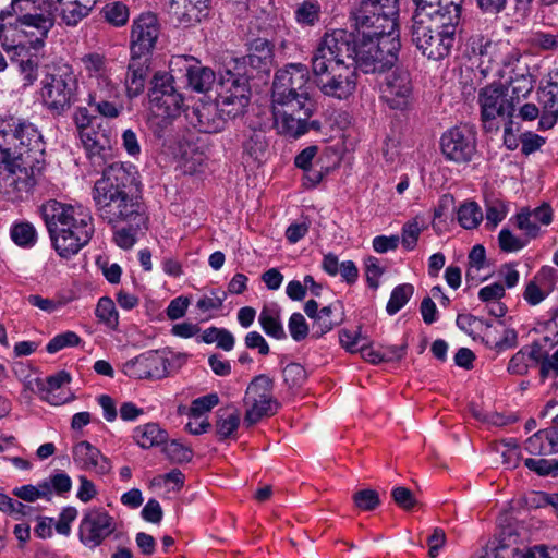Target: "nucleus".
Instances as JSON below:
<instances>
[{
    "label": "nucleus",
    "mask_w": 558,
    "mask_h": 558,
    "mask_svg": "<svg viewBox=\"0 0 558 558\" xmlns=\"http://www.w3.org/2000/svg\"><path fill=\"white\" fill-rule=\"evenodd\" d=\"M140 198L138 184L135 182L133 189H122V194L118 201L101 210L100 218L112 227H117L128 219H134L136 223H144L147 218L142 211Z\"/></svg>",
    "instance_id": "nucleus-18"
},
{
    "label": "nucleus",
    "mask_w": 558,
    "mask_h": 558,
    "mask_svg": "<svg viewBox=\"0 0 558 558\" xmlns=\"http://www.w3.org/2000/svg\"><path fill=\"white\" fill-rule=\"evenodd\" d=\"M134 439L142 448L160 446L168 440V433L156 423L137 426L133 434Z\"/></svg>",
    "instance_id": "nucleus-38"
},
{
    "label": "nucleus",
    "mask_w": 558,
    "mask_h": 558,
    "mask_svg": "<svg viewBox=\"0 0 558 558\" xmlns=\"http://www.w3.org/2000/svg\"><path fill=\"white\" fill-rule=\"evenodd\" d=\"M4 49L10 54L11 62L17 66L22 86H32L38 78L39 69L37 56L31 53L32 45L4 46Z\"/></svg>",
    "instance_id": "nucleus-25"
},
{
    "label": "nucleus",
    "mask_w": 558,
    "mask_h": 558,
    "mask_svg": "<svg viewBox=\"0 0 558 558\" xmlns=\"http://www.w3.org/2000/svg\"><path fill=\"white\" fill-rule=\"evenodd\" d=\"M88 106H93L98 101L111 98H118L119 92L117 86L108 76H97L88 80Z\"/></svg>",
    "instance_id": "nucleus-40"
},
{
    "label": "nucleus",
    "mask_w": 558,
    "mask_h": 558,
    "mask_svg": "<svg viewBox=\"0 0 558 558\" xmlns=\"http://www.w3.org/2000/svg\"><path fill=\"white\" fill-rule=\"evenodd\" d=\"M96 316L100 322L105 323L111 328L118 326V312L116 305L110 298H100L95 310Z\"/></svg>",
    "instance_id": "nucleus-51"
},
{
    "label": "nucleus",
    "mask_w": 558,
    "mask_h": 558,
    "mask_svg": "<svg viewBox=\"0 0 558 558\" xmlns=\"http://www.w3.org/2000/svg\"><path fill=\"white\" fill-rule=\"evenodd\" d=\"M150 111L149 129L154 137L157 138L162 146L170 145L175 138L173 121L180 113L159 109H150Z\"/></svg>",
    "instance_id": "nucleus-31"
},
{
    "label": "nucleus",
    "mask_w": 558,
    "mask_h": 558,
    "mask_svg": "<svg viewBox=\"0 0 558 558\" xmlns=\"http://www.w3.org/2000/svg\"><path fill=\"white\" fill-rule=\"evenodd\" d=\"M101 12L105 20L114 26L124 25L129 19V10L126 5L120 2H112L105 5Z\"/></svg>",
    "instance_id": "nucleus-54"
},
{
    "label": "nucleus",
    "mask_w": 558,
    "mask_h": 558,
    "mask_svg": "<svg viewBox=\"0 0 558 558\" xmlns=\"http://www.w3.org/2000/svg\"><path fill=\"white\" fill-rule=\"evenodd\" d=\"M85 70L88 72L89 80L96 78L97 76H107L106 71V59L99 53H89L82 58Z\"/></svg>",
    "instance_id": "nucleus-55"
},
{
    "label": "nucleus",
    "mask_w": 558,
    "mask_h": 558,
    "mask_svg": "<svg viewBox=\"0 0 558 558\" xmlns=\"http://www.w3.org/2000/svg\"><path fill=\"white\" fill-rule=\"evenodd\" d=\"M468 49L478 58L477 68L484 76L490 73L498 75V69L505 66L512 53L506 45L494 43L482 34L472 35L468 39Z\"/></svg>",
    "instance_id": "nucleus-14"
},
{
    "label": "nucleus",
    "mask_w": 558,
    "mask_h": 558,
    "mask_svg": "<svg viewBox=\"0 0 558 558\" xmlns=\"http://www.w3.org/2000/svg\"><path fill=\"white\" fill-rule=\"evenodd\" d=\"M160 34L158 19L153 13L140 15L131 32V53L150 57Z\"/></svg>",
    "instance_id": "nucleus-23"
},
{
    "label": "nucleus",
    "mask_w": 558,
    "mask_h": 558,
    "mask_svg": "<svg viewBox=\"0 0 558 558\" xmlns=\"http://www.w3.org/2000/svg\"><path fill=\"white\" fill-rule=\"evenodd\" d=\"M331 314V305L325 306L319 311V314H317V316L313 319L312 337L320 338L339 324V320L333 319Z\"/></svg>",
    "instance_id": "nucleus-48"
},
{
    "label": "nucleus",
    "mask_w": 558,
    "mask_h": 558,
    "mask_svg": "<svg viewBox=\"0 0 558 558\" xmlns=\"http://www.w3.org/2000/svg\"><path fill=\"white\" fill-rule=\"evenodd\" d=\"M125 222H128V227L117 230L113 233V240L119 247L129 250L135 244L137 232L145 227L146 222L136 223L134 219H128Z\"/></svg>",
    "instance_id": "nucleus-45"
},
{
    "label": "nucleus",
    "mask_w": 558,
    "mask_h": 558,
    "mask_svg": "<svg viewBox=\"0 0 558 558\" xmlns=\"http://www.w3.org/2000/svg\"><path fill=\"white\" fill-rule=\"evenodd\" d=\"M381 99L391 110L408 111L413 105V82L408 70L396 68L381 86Z\"/></svg>",
    "instance_id": "nucleus-15"
},
{
    "label": "nucleus",
    "mask_w": 558,
    "mask_h": 558,
    "mask_svg": "<svg viewBox=\"0 0 558 558\" xmlns=\"http://www.w3.org/2000/svg\"><path fill=\"white\" fill-rule=\"evenodd\" d=\"M71 381V376L65 371H60L45 380L37 379L36 386L38 389V393L40 398L52 405L62 404L65 399L60 398L56 395V391L59 390L63 385L69 384Z\"/></svg>",
    "instance_id": "nucleus-33"
},
{
    "label": "nucleus",
    "mask_w": 558,
    "mask_h": 558,
    "mask_svg": "<svg viewBox=\"0 0 558 558\" xmlns=\"http://www.w3.org/2000/svg\"><path fill=\"white\" fill-rule=\"evenodd\" d=\"M258 323L267 336L277 340L287 338V333L280 322V314L278 310L264 306L259 313Z\"/></svg>",
    "instance_id": "nucleus-41"
},
{
    "label": "nucleus",
    "mask_w": 558,
    "mask_h": 558,
    "mask_svg": "<svg viewBox=\"0 0 558 558\" xmlns=\"http://www.w3.org/2000/svg\"><path fill=\"white\" fill-rule=\"evenodd\" d=\"M78 135L88 157L99 159V166L101 162L105 163L111 148V141L106 130L93 124H78Z\"/></svg>",
    "instance_id": "nucleus-24"
},
{
    "label": "nucleus",
    "mask_w": 558,
    "mask_h": 558,
    "mask_svg": "<svg viewBox=\"0 0 558 558\" xmlns=\"http://www.w3.org/2000/svg\"><path fill=\"white\" fill-rule=\"evenodd\" d=\"M243 136V158L250 159L254 162H260L268 147L264 131L250 129L244 132Z\"/></svg>",
    "instance_id": "nucleus-35"
},
{
    "label": "nucleus",
    "mask_w": 558,
    "mask_h": 558,
    "mask_svg": "<svg viewBox=\"0 0 558 558\" xmlns=\"http://www.w3.org/2000/svg\"><path fill=\"white\" fill-rule=\"evenodd\" d=\"M284 385L292 391L300 389L307 379L305 368L299 363H290L282 369Z\"/></svg>",
    "instance_id": "nucleus-49"
},
{
    "label": "nucleus",
    "mask_w": 558,
    "mask_h": 558,
    "mask_svg": "<svg viewBox=\"0 0 558 558\" xmlns=\"http://www.w3.org/2000/svg\"><path fill=\"white\" fill-rule=\"evenodd\" d=\"M494 550L499 555V558H519L521 554V541L517 531L508 525L504 527L497 537L490 541Z\"/></svg>",
    "instance_id": "nucleus-34"
},
{
    "label": "nucleus",
    "mask_w": 558,
    "mask_h": 558,
    "mask_svg": "<svg viewBox=\"0 0 558 558\" xmlns=\"http://www.w3.org/2000/svg\"><path fill=\"white\" fill-rule=\"evenodd\" d=\"M399 12H387L381 2L362 0L352 12L356 25V36L380 35L398 32L397 17Z\"/></svg>",
    "instance_id": "nucleus-12"
},
{
    "label": "nucleus",
    "mask_w": 558,
    "mask_h": 558,
    "mask_svg": "<svg viewBox=\"0 0 558 558\" xmlns=\"http://www.w3.org/2000/svg\"><path fill=\"white\" fill-rule=\"evenodd\" d=\"M40 209L52 246L60 257L70 258L89 243L95 231L89 213L56 199L46 202Z\"/></svg>",
    "instance_id": "nucleus-1"
},
{
    "label": "nucleus",
    "mask_w": 558,
    "mask_h": 558,
    "mask_svg": "<svg viewBox=\"0 0 558 558\" xmlns=\"http://www.w3.org/2000/svg\"><path fill=\"white\" fill-rule=\"evenodd\" d=\"M206 156L198 146L185 142L180 145V167L185 174L197 172L204 165Z\"/></svg>",
    "instance_id": "nucleus-39"
},
{
    "label": "nucleus",
    "mask_w": 558,
    "mask_h": 558,
    "mask_svg": "<svg viewBox=\"0 0 558 558\" xmlns=\"http://www.w3.org/2000/svg\"><path fill=\"white\" fill-rule=\"evenodd\" d=\"M240 425V413L234 410L228 412V410L220 409L217 412L216 420V433L221 440L228 438Z\"/></svg>",
    "instance_id": "nucleus-43"
},
{
    "label": "nucleus",
    "mask_w": 558,
    "mask_h": 558,
    "mask_svg": "<svg viewBox=\"0 0 558 558\" xmlns=\"http://www.w3.org/2000/svg\"><path fill=\"white\" fill-rule=\"evenodd\" d=\"M356 70L348 62L332 66L329 74L315 80V83L325 96L348 99L356 89Z\"/></svg>",
    "instance_id": "nucleus-22"
},
{
    "label": "nucleus",
    "mask_w": 558,
    "mask_h": 558,
    "mask_svg": "<svg viewBox=\"0 0 558 558\" xmlns=\"http://www.w3.org/2000/svg\"><path fill=\"white\" fill-rule=\"evenodd\" d=\"M498 76L506 78L513 98L521 104L534 88L535 77L530 66L521 60L517 51H512L505 66L498 69Z\"/></svg>",
    "instance_id": "nucleus-19"
},
{
    "label": "nucleus",
    "mask_w": 558,
    "mask_h": 558,
    "mask_svg": "<svg viewBox=\"0 0 558 558\" xmlns=\"http://www.w3.org/2000/svg\"><path fill=\"white\" fill-rule=\"evenodd\" d=\"M349 63L364 73H384L392 69L401 49L399 32L380 35L356 36L352 33Z\"/></svg>",
    "instance_id": "nucleus-4"
},
{
    "label": "nucleus",
    "mask_w": 558,
    "mask_h": 558,
    "mask_svg": "<svg viewBox=\"0 0 558 558\" xmlns=\"http://www.w3.org/2000/svg\"><path fill=\"white\" fill-rule=\"evenodd\" d=\"M60 16L68 26H76L78 22L88 15L89 8L81 4L78 1H69L59 3Z\"/></svg>",
    "instance_id": "nucleus-44"
},
{
    "label": "nucleus",
    "mask_w": 558,
    "mask_h": 558,
    "mask_svg": "<svg viewBox=\"0 0 558 558\" xmlns=\"http://www.w3.org/2000/svg\"><path fill=\"white\" fill-rule=\"evenodd\" d=\"M92 107H94L100 116L109 119L119 117L123 110V104L119 100V97L98 101L93 104Z\"/></svg>",
    "instance_id": "nucleus-61"
},
{
    "label": "nucleus",
    "mask_w": 558,
    "mask_h": 558,
    "mask_svg": "<svg viewBox=\"0 0 558 558\" xmlns=\"http://www.w3.org/2000/svg\"><path fill=\"white\" fill-rule=\"evenodd\" d=\"M414 288L410 283H403L397 286L390 295V299L387 303L386 310L390 315H395L398 313L410 300L413 295Z\"/></svg>",
    "instance_id": "nucleus-47"
},
{
    "label": "nucleus",
    "mask_w": 558,
    "mask_h": 558,
    "mask_svg": "<svg viewBox=\"0 0 558 558\" xmlns=\"http://www.w3.org/2000/svg\"><path fill=\"white\" fill-rule=\"evenodd\" d=\"M352 499L354 506L362 511H373L380 505L378 493L372 488L357 490Z\"/></svg>",
    "instance_id": "nucleus-53"
},
{
    "label": "nucleus",
    "mask_w": 558,
    "mask_h": 558,
    "mask_svg": "<svg viewBox=\"0 0 558 558\" xmlns=\"http://www.w3.org/2000/svg\"><path fill=\"white\" fill-rule=\"evenodd\" d=\"M116 530L114 519L104 509L88 510L78 526L80 542L89 549L102 544Z\"/></svg>",
    "instance_id": "nucleus-17"
},
{
    "label": "nucleus",
    "mask_w": 558,
    "mask_h": 558,
    "mask_svg": "<svg viewBox=\"0 0 558 558\" xmlns=\"http://www.w3.org/2000/svg\"><path fill=\"white\" fill-rule=\"evenodd\" d=\"M193 114L196 118V126L204 133H218L226 126V118L222 117L216 102H204L197 105Z\"/></svg>",
    "instance_id": "nucleus-32"
},
{
    "label": "nucleus",
    "mask_w": 558,
    "mask_h": 558,
    "mask_svg": "<svg viewBox=\"0 0 558 558\" xmlns=\"http://www.w3.org/2000/svg\"><path fill=\"white\" fill-rule=\"evenodd\" d=\"M310 73L302 63H290L276 72L272 82V105L286 102H312L307 83Z\"/></svg>",
    "instance_id": "nucleus-10"
},
{
    "label": "nucleus",
    "mask_w": 558,
    "mask_h": 558,
    "mask_svg": "<svg viewBox=\"0 0 558 558\" xmlns=\"http://www.w3.org/2000/svg\"><path fill=\"white\" fill-rule=\"evenodd\" d=\"M250 98L232 94L217 92L216 104L222 114L227 119H235L242 116L250 104Z\"/></svg>",
    "instance_id": "nucleus-37"
},
{
    "label": "nucleus",
    "mask_w": 558,
    "mask_h": 558,
    "mask_svg": "<svg viewBox=\"0 0 558 558\" xmlns=\"http://www.w3.org/2000/svg\"><path fill=\"white\" fill-rule=\"evenodd\" d=\"M288 328L293 340L302 341L308 335V325L301 313H293L288 323Z\"/></svg>",
    "instance_id": "nucleus-60"
},
{
    "label": "nucleus",
    "mask_w": 558,
    "mask_h": 558,
    "mask_svg": "<svg viewBox=\"0 0 558 558\" xmlns=\"http://www.w3.org/2000/svg\"><path fill=\"white\" fill-rule=\"evenodd\" d=\"M80 342L81 339L74 331H66L52 338L46 349L49 353H57L66 347H75Z\"/></svg>",
    "instance_id": "nucleus-58"
},
{
    "label": "nucleus",
    "mask_w": 558,
    "mask_h": 558,
    "mask_svg": "<svg viewBox=\"0 0 558 558\" xmlns=\"http://www.w3.org/2000/svg\"><path fill=\"white\" fill-rule=\"evenodd\" d=\"M50 3H52V0H12L10 7L1 11L0 20L7 16H16L17 24L32 14L43 11V8H46Z\"/></svg>",
    "instance_id": "nucleus-36"
},
{
    "label": "nucleus",
    "mask_w": 558,
    "mask_h": 558,
    "mask_svg": "<svg viewBox=\"0 0 558 558\" xmlns=\"http://www.w3.org/2000/svg\"><path fill=\"white\" fill-rule=\"evenodd\" d=\"M150 57L131 53L124 80L129 98H135L144 92L150 72Z\"/></svg>",
    "instance_id": "nucleus-28"
},
{
    "label": "nucleus",
    "mask_w": 558,
    "mask_h": 558,
    "mask_svg": "<svg viewBox=\"0 0 558 558\" xmlns=\"http://www.w3.org/2000/svg\"><path fill=\"white\" fill-rule=\"evenodd\" d=\"M168 359L158 351H146L134 359L126 361L122 372L133 379L159 380L168 376Z\"/></svg>",
    "instance_id": "nucleus-21"
},
{
    "label": "nucleus",
    "mask_w": 558,
    "mask_h": 558,
    "mask_svg": "<svg viewBox=\"0 0 558 558\" xmlns=\"http://www.w3.org/2000/svg\"><path fill=\"white\" fill-rule=\"evenodd\" d=\"M186 78L193 90L204 93L211 88L216 75L209 68L193 65L186 69Z\"/></svg>",
    "instance_id": "nucleus-42"
},
{
    "label": "nucleus",
    "mask_w": 558,
    "mask_h": 558,
    "mask_svg": "<svg viewBox=\"0 0 558 558\" xmlns=\"http://www.w3.org/2000/svg\"><path fill=\"white\" fill-rule=\"evenodd\" d=\"M320 15V5L317 1L305 0L295 11V19L304 25H314Z\"/></svg>",
    "instance_id": "nucleus-52"
},
{
    "label": "nucleus",
    "mask_w": 558,
    "mask_h": 558,
    "mask_svg": "<svg viewBox=\"0 0 558 558\" xmlns=\"http://www.w3.org/2000/svg\"><path fill=\"white\" fill-rule=\"evenodd\" d=\"M12 241L19 246H33L36 242V230L29 222H19L12 226L11 231Z\"/></svg>",
    "instance_id": "nucleus-50"
},
{
    "label": "nucleus",
    "mask_w": 558,
    "mask_h": 558,
    "mask_svg": "<svg viewBox=\"0 0 558 558\" xmlns=\"http://www.w3.org/2000/svg\"><path fill=\"white\" fill-rule=\"evenodd\" d=\"M507 215V206L499 199H493L486 203V220L496 227L505 219Z\"/></svg>",
    "instance_id": "nucleus-63"
},
{
    "label": "nucleus",
    "mask_w": 558,
    "mask_h": 558,
    "mask_svg": "<svg viewBox=\"0 0 558 558\" xmlns=\"http://www.w3.org/2000/svg\"><path fill=\"white\" fill-rule=\"evenodd\" d=\"M517 227L525 232L531 239H535L539 234L537 222L548 226L553 220L551 207L544 203L533 210L522 209L515 217Z\"/></svg>",
    "instance_id": "nucleus-30"
},
{
    "label": "nucleus",
    "mask_w": 558,
    "mask_h": 558,
    "mask_svg": "<svg viewBox=\"0 0 558 558\" xmlns=\"http://www.w3.org/2000/svg\"><path fill=\"white\" fill-rule=\"evenodd\" d=\"M58 8L54 3H50L46 8H43V11H38L35 14H32L24 21L17 23L19 26L24 27H33L38 31L39 37L35 40L31 41L32 48L34 50H38L45 46V39L48 36V33L52 29L56 22L54 12Z\"/></svg>",
    "instance_id": "nucleus-29"
},
{
    "label": "nucleus",
    "mask_w": 558,
    "mask_h": 558,
    "mask_svg": "<svg viewBox=\"0 0 558 558\" xmlns=\"http://www.w3.org/2000/svg\"><path fill=\"white\" fill-rule=\"evenodd\" d=\"M218 403L219 397L216 393L199 397L192 402L190 413L194 417H199L205 412L210 411Z\"/></svg>",
    "instance_id": "nucleus-62"
},
{
    "label": "nucleus",
    "mask_w": 558,
    "mask_h": 558,
    "mask_svg": "<svg viewBox=\"0 0 558 558\" xmlns=\"http://www.w3.org/2000/svg\"><path fill=\"white\" fill-rule=\"evenodd\" d=\"M234 59L219 73L218 93L251 97L250 80L253 77V57Z\"/></svg>",
    "instance_id": "nucleus-16"
},
{
    "label": "nucleus",
    "mask_w": 558,
    "mask_h": 558,
    "mask_svg": "<svg viewBox=\"0 0 558 558\" xmlns=\"http://www.w3.org/2000/svg\"><path fill=\"white\" fill-rule=\"evenodd\" d=\"M482 220L483 213L475 202H469L460 206L458 221L464 229H474Z\"/></svg>",
    "instance_id": "nucleus-46"
},
{
    "label": "nucleus",
    "mask_w": 558,
    "mask_h": 558,
    "mask_svg": "<svg viewBox=\"0 0 558 558\" xmlns=\"http://www.w3.org/2000/svg\"><path fill=\"white\" fill-rule=\"evenodd\" d=\"M77 78L71 65L66 63L49 66L43 81V100L53 114L68 111L76 99Z\"/></svg>",
    "instance_id": "nucleus-5"
},
{
    "label": "nucleus",
    "mask_w": 558,
    "mask_h": 558,
    "mask_svg": "<svg viewBox=\"0 0 558 558\" xmlns=\"http://www.w3.org/2000/svg\"><path fill=\"white\" fill-rule=\"evenodd\" d=\"M163 452L171 461L177 463L189 462L193 457L192 450L178 440L167 444Z\"/></svg>",
    "instance_id": "nucleus-57"
},
{
    "label": "nucleus",
    "mask_w": 558,
    "mask_h": 558,
    "mask_svg": "<svg viewBox=\"0 0 558 558\" xmlns=\"http://www.w3.org/2000/svg\"><path fill=\"white\" fill-rule=\"evenodd\" d=\"M136 182L134 173L121 162H113L102 171L101 179L97 180L93 189V199L97 215L101 216V210L113 205L120 195L122 189H133Z\"/></svg>",
    "instance_id": "nucleus-11"
},
{
    "label": "nucleus",
    "mask_w": 558,
    "mask_h": 558,
    "mask_svg": "<svg viewBox=\"0 0 558 558\" xmlns=\"http://www.w3.org/2000/svg\"><path fill=\"white\" fill-rule=\"evenodd\" d=\"M440 149L449 161L470 162L476 154V131L469 124L450 128L441 135Z\"/></svg>",
    "instance_id": "nucleus-13"
},
{
    "label": "nucleus",
    "mask_w": 558,
    "mask_h": 558,
    "mask_svg": "<svg viewBox=\"0 0 558 558\" xmlns=\"http://www.w3.org/2000/svg\"><path fill=\"white\" fill-rule=\"evenodd\" d=\"M73 460L81 470L94 472L97 475H106L112 468L110 460L86 440L74 446Z\"/></svg>",
    "instance_id": "nucleus-26"
},
{
    "label": "nucleus",
    "mask_w": 558,
    "mask_h": 558,
    "mask_svg": "<svg viewBox=\"0 0 558 558\" xmlns=\"http://www.w3.org/2000/svg\"><path fill=\"white\" fill-rule=\"evenodd\" d=\"M477 104L480 106L481 122L484 132H498L502 123L513 118L515 108L520 105L509 88L502 84H489L478 90Z\"/></svg>",
    "instance_id": "nucleus-6"
},
{
    "label": "nucleus",
    "mask_w": 558,
    "mask_h": 558,
    "mask_svg": "<svg viewBox=\"0 0 558 558\" xmlns=\"http://www.w3.org/2000/svg\"><path fill=\"white\" fill-rule=\"evenodd\" d=\"M149 88L150 109L181 113L184 98L174 86V78L168 72L154 74Z\"/></svg>",
    "instance_id": "nucleus-20"
},
{
    "label": "nucleus",
    "mask_w": 558,
    "mask_h": 558,
    "mask_svg": "<svg viewBox=\"0 0 558 558\" xmlns=\"http://www.w3.org/2000/svg\"><path fill=\"white\" fill-rule=\"evenodd\" d=\"M45 154L43 136L33 123L23 121L5 133V143L0 146V159L12 173L40 172Z\"/></svg>",
    "instance_id": "nucleus-3"
},
{
    "label": "nucleus",
    "mask_w": 558,
    "mask_h": 558,
    "mask_svg": "<svg viewBox=\"0 0 558 558\" xmlns=\"http://www.w3.org/2000/svg\"><path fill=\"white\" fill-rule=\"evenodd\" d=\"M352 45L351 32L336 29L326 34L311 59L314 80L329 74L332 66L347 64L350 53L353 52Z\"/></svg>",
    "instance_id": "nucleus-7"
},
{
    "label": "nucleus",
    "mask_w": 558,
    "mask_h": 558,
    "mask_svg": "<svg viewBox=\"0 0 558 558\" xmlns=\"http://www.w3.org/2000/svg\"><path fill=\"white\" fill-rule=\"evenodd\" d=\"M410 29L413 45L423 56L439 61L447 58L462 32V21L452 15L436 13L412 20Z\"/></svg>",
    "instance_id": "nucleus-2"
},
{
    "label": "nucleus",
    "mask_w": 558,
    "mask_h": 558,
    "mask_svg": "<svg viewBox=\"0 0 558 558\" xmlns=\"http://www.w3.org/2000/svg\"><path fill=\"white\" fill-rule=\"evenodd\" d=\"M422 232V228L417 221V218H414L408 222H405L402 227V245L408 251H412L416 244L417 240L420 238V234Z\"/></svg>",
    "instance_id": "nucleus-56"
},
{
    "label": "nucleus",
    "mask_w": 558,
    "mask_h": 558,
    "mask_svg": "<svg viewBox=\"0 0 558 558\" xmlns=\"http://www.w3.org/2000/svg\"><path fill=\"white\" fill-rule=\"evenodd\" d=\"M209 0H169L168 14L173 23L187 27L206 15Z\"/></svg>",
    "instance_id": "nucleus-27"
},
{
    "label": "nucleus",
    "mask_w": 558,
    "mask_h": 558,
    "mask_svg": "<svg viewBox=\"0 0 558 558\" xmlns=\"http://www.w3.org/2000/svg\"><path fill=\"white\" fill-rule=\"evenodd\" d=\"M366 280L371 288L377 289L379 278L384 274V268L379 265L378 258L369 256L365 259Z\"/></svg>",
    "instance_id": "nucleus-64"
},
{
    "label": "nucleus",
    "mask_w": 558,
    "mask_h": 558,
    "mask_svg": "<svg viewBox=\"0 0 558 558\" xmlns=\"http://www.w3.org/2000/svg\"><path fill=\"white\" fill-rule=\"evenodd\" d=\"M499 247L502 252L510 253L517 252L526 245V241H523L512 234L509 229H501L498 234Z\"/></svg>",
    "instance_id": "nucleus-59"
},
{
    "label": "nucleus",
    "mask_w": 558,
    "mask_h": 558,
    "mask_svg": "<svg viewBox=\"0 0 558 558\" xmlns=\"http://www.w3.org/2000/svg\"><path fill=\"white\" fill-rule=\"evenodd\" d=\"M314 102H286L272 105L274 128L277 133L288 138H298L310 129L320 130L318 120H310L313 116Z\"/></svg>",
    "instance_id": "nucleus-8"
},
{
    "label": "nucleus",
    "mask_w": 558,
    "mask_h": 558,
    "mask_svg": "<svg viewBox=\"0 0 558 558\" xmlns=\"http://www.w3.org/2000/svg\"><path fill=\"white\" fill-rule=\"evenodd\" d=\"M275 381L266 374H259L248 384L244 405L246 408L244 422L252 426L265 416H272L280 409V402L274 397Z\"/></svg>",
    "instance_id": "nucleus-9"
}]
</instances>
